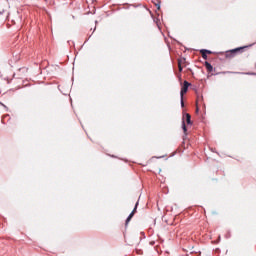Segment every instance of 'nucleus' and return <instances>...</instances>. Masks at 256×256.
Returning <instances> with one entry per match:
<instances>
[{
	"label": "nucleus",
	"instance_id": "1",
	"mask_svg": "<svg viewBox=\"0 0 256 256\" xmlns=\"http://www.w3.org/2000/svg\"><path fill=\"white\" fill-rule=\"evenodd\" d=\"M191 86V83L188 81H184L183 87L181 88L180 91V97H183L187 91H189V87Z\"/></svg>",
	"mask_w": 256,
	"mask_h": 256
},
{
	"label": "nucleus",
	"instance_id": "2",
	"mask_svg": "<svg viewBox=\"0 0 256 256\" xmlns=\"http://www.w3.org/2000/svg\"><path fill=\"white\" fill-rule=\"evenodd\" d=\"M245 49V47H240V48H235V49H232L230 52H227V55H235V53H239V51Z\"/></svg>",
	"mask_w": 256,
	"mask_h": 256
},
{
	"label": "nucleus",
	"instance_id": "3",
	"mask_svg": "<svg viewBox=\"0 0 256 256\" xmlns=\"http://www.w3.org/2000/svg\"><path fill=\"white\" fill-rule=\"evenodd\" d=\"M204 65H205L207 71H208L209 73H212V71H213V66L211 65V63H209V62L206 61V62L204 63Z\"/></svg>",
	"mask_w": 256,
	"mask_h": 256
},
{
	"label": "nucleus",
	"instance_id": "4",
	"mask_svg": "<svg viewBox=\"0 0 256 256\" xmlns=\"http://www.w3.org/2000/svg\"><path fill=\"white\" fill-rule=\"evenodd\" d=\"M135 215V211H132L129 216L126 219V225L129 224V221H131V219H133V216Z\"/></svg>",
	"mask_w": 256,
	"mask_h": 256
},
{
	"label": "nucleus",
	"instance_id": "5",
	"mask_svg": "<svg viewBox=\"0 0 256 256\" xmlns=\"http://www.w3.org/2000/svg\"><path fill=\"white\" fill-rule=\"evenodd\" d=\"M186 123H187V125H191V115L190 114H186Z\"/></svg>",
	"mask_w": 256,
	"mask_h": 256
},
{
	"label": "nucleus",
	"instance_id": "6",
	"mask_svg": "<svg viewBox=\"0 0 256 256\" xmlns=\"http://www.w3.org/2000/svg\"><path fill=\"white\" fill-rule=\"evenodd\" d=\"M182 129L184 133H187V126L185 125V121H182Z\"/></svg>",
	"mask_w": 256,
	"mask_h": 256
},
{
	"label": "nucleus",
	"instance_id": "7",
	"mask_svg": "<svg viewBox=\"0 0 256 256\" xmlns=\"http://www.w3.org/2000/svg\"><path fill=\"white\" fill-rule=\"evenodd\" d=\"M200 53L202 55V59L207 60V54L203 50H201Z\"/></svg>",
	"mask_w": 256,
	"mask_h": 256
},
{
	"label": "nucleus",
	"instance_id": "8",
	"mask_svg": "<svg viewBox=\"0 0 256 256\" xmlns=\"http://www.w3.org/2000/svg\"><path fill=\"white\" fill-rule=\"evenodd\" d=\"M202 51H203L206 55H211V50L202 49Z\"/></svg>",
	"mask_w": 256,
	"mask_h": 256
},
{
	"label": "nucleus",
	"instance_id": "9",
	"mask_svg": "<svg viewBox=\"0 0 256 256\" xmlns=\"http://www.w3.org/2000/svg\"><path fill=\"white\" fill-rule=\"evenodd\" d=\"M139 205V202H137L136 204H135V207H134V209L132 210V211H134V214L135 213H137V206Z\"/></svg>",
	"mask_w": 256,
	"mask_h": 256
},
{
	"label": "nucleus",
	"instance_id": "10",
	"mask_svg": "<svg viewBox=\"0 0 256 256\" xmlns=\"http://www.w3.org/2000/svg\"><path fill=\"white\" fill-rule=\"evenodd\" d=\"M181 107H185V102L183 101V96L181 97Z\"/></svg>",
	"mask_w": 256,
	"mask_h": 256
},
{
	"label": "nucleus",
	"instance_id": "11",
	"mask_svg": "<svg viewBox=\"0 0 256 256\" xmlns=\"http://www.w3.org/2000/svg\"><path fill=\"white\" fill-rule=\"evenodd\" d=\"M179 71H183V67H181V62H179Z\"/></svg>",
	"mask_w": 256,
	"mask_h": 256
},
{
	"label": "nucleus",
	"instance_id": "12",
	"mask_svg": "<svg viewBox=\"0 0 256 256\" xmlns=\"http://www.w3.org/2000/svg\"><path fill=\"white\" fill-rule=\"evenodd\" d=\"M247 75H256V73H247Z\"/></svg>",
	"mask_w": 256,
	"mask_h": 256
},
{
	"label": "nucleus",
	"instance_id": "13",
	"mask_svg": "<svg viewBox=\"0 0 256 256\" xmlns=\"http://www.w3.org/2000/svg\"><path fill=\"white\" fill-rule=\"evenodd\" d=\"M0 15H3V12H2V11H0Z\"/></svg>",
	"mask_w": 256,
	"mask_h": 256
}]
</instances>
